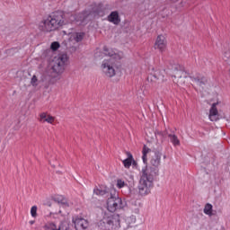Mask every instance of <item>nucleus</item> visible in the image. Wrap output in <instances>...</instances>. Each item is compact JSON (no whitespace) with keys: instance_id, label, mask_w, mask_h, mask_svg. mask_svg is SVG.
<instances>
[{"instance_id":"obj_10","label":"nucleus","mask_w":230,"mask_h":230,"mask_svg":"<svg viewBox=\"0 0 230 230\" xmlns=\"http://www.w3.org/2000/svg\"><path fill=\"white\" fill-rule=\"evenodd\" d=\"M173 77L178 85H182L185 84L186 78H188V73L184 70H175Z\"/></svg>"},{"instance_id":"obj_7","label":"nucleus","mask_w":230,"mask_h":230,"mask_svg":"<svg viewBox=\"0 0 230 230\" xmlns=\"http://www.w3.org/2000/svg\"><path fill=\"white\" fill-rule=\"evenodd\" d=\"M103 224L106 230H117L121 227L119 215L113 214L103 218Z\"/></svg>"},{"instance_id":"obj_25","label":"nucleus","mask_w":230,"mask_h":230,"mask_svg":"<svg viewBox=\"0 0 230 230\" xmlns=\"http://www.w3.org/2000/svg\"><path fill=\"white\" fill-rule=\"evenodd\" d=\"M45 230H57V225L54 223H47L45 225Z\"/></svg>"},{"instance_id":"obj_15","label":"nucleus","mask_w":230,"mask_h":230,"mask_svg":"<svg viewBox=\"0 0 230 230\" xmlns=\"http://www.w3.org/2000/svg\"><path fill=\"white\" fill-rule=\"evenodd\" d=\"M85 37V32H73L70 35L71 42H82Z\"/></svg>"},{"instance_id":"obj_8","label":"nucleus","mask_w":230,"mask_h":230,"mask_svg":"<svg viewBox=\"0 0 230 230\" xmlns=\"http://www.w3.org/2000/svg\"><path fill=\"white\" fill-rule=\"evenodd\" d=\"M167 46L168 40H166V36L164 34L158 35L155 41V49H158L160 53H164V51H166Z\"/></svg>"},{"instance_id":"obj_16","label":"nucleus","mask_w":230,"mask_h":230,"mask_svg":"<svg viewBox=\"0 0 230 230\" xmlns=\"http://www.w3.org/2000/svg\"><path fill=\"white\" fill-rule=\"evenodd\" d=\"M109 193V189L107 187H99L93 189V194L97 195L98 197H103V195H107Z\"/></svg>"},{"instance_id":"obj_26","label":"nucleus","mask_w":230,"mask_h":230,"mask_svg":"<svg viewBox=\"0 0 230 230\" xmlns=\"http://www.w3.org/2000/svg\"><path fill=\"white\" fill-rule=\"evenodd\" d=\"M31 84L32 87H37L39 85V79L37 78V75H33L31 80Z\"/></svg>"},{"instance_id":"obj_9","label":"nucleus","mask_w":230,"mask_h":230,"mask_svg":"<svg viewBox=\"0 0 230 230\" xmlns=\"http://www.w3.org/2000/svg\"><path fill=\"white\" fill-rule=\"evenodd\" d=\"M73 224L76 230H87L89 222L82 217H75L73 218Z\"/></svg>"},{"instance_id":"obj_5","label":"nucleus","mask_w":230,"mask_h":230,"mask_svg":"<svg viewBox=\"0 0 230 230\" xmlns=\"http://www.w3.org/2000/svg\"><path fill=\"white\" fill-rule=\"evenodd\" d=\"M69 61V57H67V54H61L54 60V65L52 66V71L58 76H60V75H63L66 71V66H67V62Z\"/></svg>"},{"instance_id":"obj_12","label":"nucleus","mask_w":230,"mask_h":230,"mask_svg":"<svg viewBox=\"0 0 230 230\" xmlns=\"http://www.w3.org/2000/svg\"><path fill=\"white\" fill-rule=\"evenodd\" d=\"M190 78L191 82H193V84H196V85H199V87H204V85L208 84V79L200 74L190 76Z\"/></svg>"},{"instance_id":"obj_27","label":"nucleus","mask_w":230,"mask_h":230,"mask_svg":"<svg viewBox=\"0 0 230 230\" xmlns=\"http://www.w3.org/2000/svg\"><path fill=\"white\" fill-rule=\"evenodd\" d=\"M125 186H127V183H125V181L121 179L117 180V188L121 190V188H125Z\"/></svg>"},{"instance_id":"obj_30","label":"nucleus","mask_w":230,"mask_h":230,"mask_svg":"<svg viewBox=\"0 0 230 230\" xmlns=\"http://www.w3.org/2000/svg\"><path fill=\"white\" fill-rule=\"evenodd\" d=\"M29 224H30L31 226H33V224H35V220H31V221H29Z\"/></svg>"},{"instance_id":"obj_24","label":"nucleus","mask_w":230,"mask_h":230,"mask_svg":"<svg viewBox=\"0 0 230 230\" xmlns=\"http://www.w3.org/2000/svg\"><path fill=\"white\" fill-rule=\"evenodd\" d=\"M56 230H69V223L66 221L61 222L58 228H56Z\"/></svg>"},{"instance_id":"obj_18","label":"nucleus","mask_w":230,"mask_h":230,"mask_svg":"<svg viewBox=\"0 0 230 230\" xmlns=\"http://www.w3.org/2000/svg\"><path fill=\"white\" fill-rule=\"evenodd\" d=\"M168 137L170 139V142L173 145V146H181V140H179L177 135L169 134Z\"/></svg>"},{"instance_id":"obj_13","label":"nucleus","mask_w":230,"mask_h":230,"mask_svg":"<svg viewBox=\"0 0 230 230\" xmlns=\"http://www.w3.org/2000/svg\"><path fill=\"white\" fill-rule=\"evenodd\" d=\"M108 21L109 22H111V24H115V26H118L119 22H121V18L119 17V13L118 11H113L108 15Z\"/></svg>"},{"instance_id":"obj_19","label":"nucleus","mask_w":230,"mask_h":230,"mask_svg":"<svg viewBox=\"0 0 230 230\" xmlns=\"http://www.w3.org/2000/svg\"><path fill=\"white\" fill-rule=\"evenodd\" d=\"M150 152H152V150H151L148 146H144L143 150H142V154H143V155H142V161H143V163H144L145 164H146V163H147V161H148V159L146 158V155H147V154H150Z\"/></svg>"},{"instance_id":"obj_20","label":"nucleus","mask_w":230,"mask_h":230,"mask_svg":"<svg viewBox=\"0 0 230 230\" xmlns=\"http://www.w3.org/2000/svg\"><path fill=\"white\" fill-rule=\"evenodd\" d=\"M203 213H204L205 215H208V217H213V205H211V204H209V203H207V204L205 205Z\"/></svg>"},{"instance_id":"obj_29","label":"nucleus","mask_w":230,"mask_h":230,"mask_svg":"<svg viewBox=\"0 0 230 230\" xmlns=\"http://www.w3.org/2000/svg\"><path fill=\"white\" fill-rule=\"evenodd\" d=\"M58 48H60V43L54 41L51 43L50 45V49H52V51H57V49H58Z\"/></svg>"},{"instance_id":"obj_3","label":"nucleus","mask_w":230,"mask_h":230,"mask_svg":"<svg viewBox=\"0 0 230 230\" xmlns=\"http://www.w3.org/2000/svg\"><path fill=\"white\" fill-rule=\"evenodd\" d=\"M103 57H109L104 59L102 63V73L108 76V78H112V76H116V67L118 64V60H121L123 58V53H115L112 49L104 48L103 52H96L95 58H102Z\"/></svg>"},{"instance_id":"obj_23","label":"nucleus","mask_w":230,"mask_h":230,"mask_svg":"<svg viewBox=\"0 0 230 230\" xmlns=\"http://www.w3.org/2000/svg\"><path fill=\"white\" fill-rule=\"evenodd\" d=\"M136 216H130L126 218V224H128V227H132L133 224H136Z\"/></svg>"},{"instance_id":"obj_33","label":"nucleus","mask_w":230,"mask_h":230,"mask_svg":"<svg viewBox=\"0 0 230 230\" xmlns=\"http://www.w3.org/2000/svg\"><path fill=\"white\" fill-rule=\"evenodd\" d=\"M164 159H166V155L164 156Z\"/></svg>"},{"instance_id":"obj_31","label":"nucleus","mask_w":230,"mask_h":230,"mask_svg":"<svg viewBox=\"0 0 230 230\" xmlns=\"http://www.w3.org/2000/svg\"><path fill=\"white\" fill-rule=\"evenodd\" d=\"M172 3H179V0H171Z\"/></svg>"},{"instance_id":"obj_2","label":"nucleus","mask_w":230,"mask_h":230,"mask_svg":"<svg viewBox=\"0 0 230 230\" xmlns=\"http://www.w3.org/2000/svg\"><path fill=\"white\" fill-rule=\"evenodd\" d=\"M161 155L160 152H155L150 161L151 165L154 167L150 166L142 168L137 185L138 197H146V195H150V191H152V188H154V181H155L159 175Z\"/></svg>"},{"instance_id":"obj_34","label":"nucleus","mask_w":230,"mask_h":230,"mask_svg":"<svg viewBox=\"0 0 230 230\" xmlns=\"http://www.w3.org/2000/svg\"><path fill=\"white\" fill-rule=\"evenodd\" d=\"M59 213H62V211H61V210H59Z\"/></svg>"},{"instance_id":"obj_14","label":"nucleus","mask_w":230,"mask_h":230,"mask_svg":"<svg viewBox=\"0 0 230 230\" xmlns=\"http://www.w3.org/2000/svg\"><path fill=\"white\" fill-rule=\"evenodd\" d=\"M39 121L40 123H49V125H53V123H55V117L47 114L46 112H41L40 114Z\"/></svg>"},{"instance_id":"obj_28","label":"nucleus","mask_w":230,"mask_h":230,"mask_svg":"<svg viewBox=\"0 0 230 230\" xmlns=\"http://www.w3.org/2000/svg\"><path fill=\"white\" fill-rule=\"evenodd\" d=\"M37 206H32L31 208V216L32 217V218H37Z\"/></svg>"},{"instance_id":"obj_22","label":"nucleus","mask_w":230,"mask_h":230,"mask_svg":"<svg viewBox=\"0 0 230 230\" xmlns=\"http://www.w3.org/2000/svg\"><path fill=\"white\" fill-rule=\"evenodd\" d=\"M122 163L125 168L132 166V155L130 153H128V158L123 160Z\"/></svg>"},{"instance_id":"obj_17","label":"nucleus","mask_w":230,"mask_h":230,"mask_svg":"<svg viewBox=\"0 0 230 230\" xmlns=\"http://www.w3.org/2000/svg\"><path fill=\"white\" fill-rule=\"evenodd\" d=\"M55 202H58L59 206H62V208H69V204L67 202V199H66L64 197L59 196L56 197L54 199Z\"/></svg>"},{"instance_id":"obj_6","label":"nucleus","mask_w":230,"mask_h":230,"mask_svg":"<svg viewBox=\"0 0 230 230\" xmlns=\"http://www.w3.org/2000/svg\"><path fill=\"white\" fill-rule=\"evenodd\" d=\"M127 206V202L123 201L121 198L118 197V194H111V197L107 199V209L110 213H114L118 209H123Z\"/></svg>"},{"instance_id":"obj_21","label":"nucleus","mask_w":230,"mask_h":230,"mask_svg":"<svg viewBox=\"0 0 230 230\" xmlns=\"http://www.w3.org/2000/svg\"><path fill=\"white\" fill-rule=\"evenodd\" d=\"M222 58L225 62H229L230 60V47L225 48L222 54Z\"/></svg>"},{"instance_id":"obj_1","label":"nucleus","mask_w":230,"mask_h":230,"mask_svg":"<svg viewBox=\"0 0 230 230\" xmlns=\"http://www.w3.org/2000/svg\"><path fill=\"white\" fill-rule=\"evenodd\" d=\"M103 15L102 4H94L90 11H84L78 14H67V20L64 17V13L54 12L45 17L39 24L41 31H55L58 28L67 24V22H75L77 24H85L90 17H98Z\"/></svg>"},{"instance_id":"obj_32","label":"nucleus","mask_w":230,"mask_h":230,"mask_svg":"<svg viewBox=\"0 0 230 230\" xmlns=\"http://www.w3.org/2000/svg\"><path fill=\"white\" fill-rule=\"evenodd\" d=\"M47 53H53L51 50H47Z\"/></svg>"},{"instance_id":"obj_4","label":"nucleus","mask_w":230,"mask_h":230,"mask_svg":"<svg viewBox=\"0 0 230 230\" xmlns=\"http://www.w3.org/2000/svg\"><path fill=\"white\" fill-rule=\"evenodd\" d=\"M146 81L150 87L157 89V87H159V85L164 82V75H163V71L155 67H150L147 71Z\"/></svg>"},{"instance_id":"obj_11","label":"nucleus","mask_w":230,"mask_h":230,"mask_svg":"<svg viewBox=\"0 0 230 230\" xmlns=\"http://www.w3.org/2000/svg\"><path fill=\"white\" fill-rule=\"evenodd\" d=\"M218 105H220L219 101L212 103L208 115L210 121H218V109H217V106Z\"/></svg>"}]
</instances>
